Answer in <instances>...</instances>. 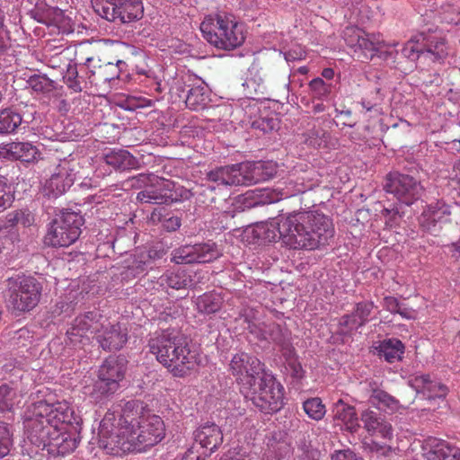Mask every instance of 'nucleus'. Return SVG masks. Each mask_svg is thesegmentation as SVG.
Wrapping results in <instances>:
<instances>
[{"label":"nucleus","instance_id":"1","mask_svg":"<svg viewBox=\"0 0 460 460\" xmlns=\"http://www.w3.org/2000/svg\"><path fill=\"white\" fill-rule=\"evenodd\" d=\"M74 410L66 401L49 403L39 401L28 407L23 421L28 455L34 457L39 451L49 455L65 456L75 451L80 438Z\"/></svg>","mask_w":460,"mask_h":460},{"label":"nucleus","instance_id":"2","mask_svg":"<svg viewBox=\"0 0 460 460\" xmlns=\"http://www.w3.org/2000/svg\"><path fill=\"white\" fill-rule=\"evenodd\" d=\"M114 421V412L108 411L99 428V446L112 456L144 451L159 443L165 434L162 418L146 411L140 402H128L118 424Z\"/></svg>","mask_w":460,"mask_h":460},{"label":"nucleus","instance_id":"3","mask_svg":"<svg viewBox=\"0 0 460 460\" xmlns=\"http://www.w3.org/2000/svg\"><path fill=\"white\" fill-rule=\"evenodd\" d=\"M252 233L262 242L282 240L290 249L314 251L329 245L335 229L329 216L319 210H308L258 223Z\"/></svg>","mask_w":460,"mask_h":460},{"label":"nucleus","instance_id":"4","mask_svg":"<svg viewBox=\"0 0 460 460\" xmlns=\"http://www.w3.org/2000/svg\"><path fill=\"white\" fill-rule=\"evenodd\" d=\"M146 347L174 377H186L199 365L197 351L177 331L166 329L151 333Z\"/></svg>","mask_w":460,"mask_h":460},{"label":"nucleus","instance_id":"5","mask_svg":"<svg viewBox=\"0 0 460 460\" xmlns=\"http://www.w3.org/2000/svg\"><path fill=\"white\" fill-rule=\"evenodd\" d=\"M200 31L210 45L222 50H233L240 47L245 39L242 25L227 13L205 17L200 23Z\"/></svg>","mask_w":460,"mask_h":460},{"label":"nucleus","instance_id":"6","mask_svg":"<svg viewBox=\"0 0 460 460\" xmlns=\"http://www.w3.org/2000/svg\"><path fill=\"white\" fill-rule=\"evenodd\" d=\"M252 404L264 413L279 411L284 405V387L273 375L266 372L243 393Z\"/></svg>","mask_w":460,"mask_h":460},{"label":"nucleus","instance_id":"7","mask_svg":"<svg viewBox=\"0 0 460 460\" xmlns=\"http://www.w3.org/2000/svg\"><path fill=\"white\" fill-rule=\"evenodd\" d=\"M41 290V284L35 278L16 275L7 279L5 296L14 310L26 312L39 304Z\"/></svg>","mask_w":460,"mask_h":460},{"label":"nucleus","instance_id":"8","mask_svg":"<svg viewBox=\"0 0 460 460\" xmlns=\"http://www.w3.org/2000/svg\"><path fill=\"white\" fill-rule=\"evenodd\" d=\"M83 225L84 218L80 214L62 211L50 223L44 243L51 247H68L79 238Z\"/></svg>","mask_w":460,"mask_h":460},{"label":"nucleus","instance_id":"9","mask_svg":"<svg viewBox=\"0 0 460 460\" xmlns=\"http://www.w3.org/2000/svg\"><path fill=\"white\" fill-rule=\"evenodd\" d=\"M228 366V371L235 379L242 394L266 373L264 363L256 356L244 351L234 354Z\"/></svg>","mask_w":460,"mask_h":460},{"label":"nucleus","instance_id":"10","mask_svg":"<svg viewBox=\"0 0 460 460\" xmlns=\"http://www.w3.org/2000/svg\"><path fill=\"white\" fill-rule=\"evenodd\" d=\"M126 372V360L121 357L110 356L98 370V379L94 383L92 394L96 399L114 394L123 380Z\"/></svg>","mask_w":460,"mask_h":460},{"label":"nucleus","instance_id":"11","mask_svg":"<svg viewBox=\"0 0 460 460\" xmlns=\"http://www.w3.org/2000/svg\"><path fill=\"white\" fill-rule=\"evenodd\" d=\"M343 39L349 48L358 49L366 59L380 56L384 48L396 47L397 42H386L382 34L369 33L358 27L348 26L343 31Z\"/></svg>","mask_w":460,"mask_h":460},{"label":"nucleus","instance_id":"12","mask_svg":"<svg viewBox=\"0 0 460 460\" xmlns=\"http://www.w3.org/2000/svg\"><path fill=\"white\" fill-rule=\"evenodd\" d=\"M261 167L251 169L250 164H236L217 167L207 172V180L216 183L217 186H239L252 185L256 181L254 172Z\"/></svg>","mask_w":460,"mask_h":460},{"label":"nucleus","instance_id":"13","mask_svg":"<svg viewBox=\"0 0 460 460\" xmlns=\"http://www.w3.org/2000/svg\"><path fill=\"white\" fill-rule=\"evenodd\" d=\"M107 325L108 318L99 311L86 312L75 317L66 331V336L70 344L76 345L82 343L84 340L89 341L90 335L96 337Z\"/></svg>","mask_w":460,"mask_h":460},{"label":"nucleus","instance_id":"14","mask_svg":"<svg viewBox=\"0 0 460 460\" xmlns=\"http://www.w3.org/2000/svg\"><path fill=\"white\" fill-rule=\"evenodd\" d=\"M384 190L406 205H411L418 200L423 191L420 181L411 175L399 172L387 174Z\"/></svg>","mask_w":460,"mask_h":460},{"label":"nucleus","instance_id":"15","mask_svg":"<svg viewBox=\"0 0 460 460\" xmlns=\"http://www.w3.org/2000/svg\"><path fill=\"white\" fill-rule=\"evenodd\" d=\"M244 321L247 323L246 329L259 341H272L279 347L281 351L287 350L290 353L293 351V346L287 330H283L279 324L276 323H259L250 320L245 316Z\"/></svg>","mask_w":460,"mask_h":460},{"label":"nucleus","instance_id":"16","mask_svg":"<svg viewBox=\"0 0 460 460\" xmlns=\"http://www.w3.org/2000/svg\"><path fill=\"white\" fill-rule=\"evenodd\" d=\"M151 182L137 195L140 202L150 204H169L178 200L173 181L158 176L152 177Z\"/></svg>","mask_w":460,"mask_h":460},{"label":"nucleus","instance_id":"17","mask_svg":"<svg viewBox=\"0 0 460 460\" xmlns=\"http://www.w3.org/2000/svg\"><path fill=\"white\" fill-rule=\"evenodd\" d=\"M195 442L198 443L205 451L204 456H195L192 450H190L185 456V460H205L216 451L223 442V433L221 429L215 423H205L199 426L194 432Z\"/></svg>","mask_w":460,"mask_h":460},{"label":"nucleus","instance_id":"18","mask_svg":"<svg viewBox=\"0 0 460 460\" xmlns=\"http://www.w3.org/2000/svg\"><path fill=\"white\" fill-rule=\"evenodd\" d=\"M360 420L367 433L374 438L391 441L394 438V428L392 423L382 414L370 409H366L360 413Z\"/></svg>","mask_w":460,"mask_h":460},{"label":"nucleus","instance_id":"19","mask_svg":"<svg viewBox=\"0 0 460 460\" xmlns=\"http://www.w3.org/2000/svg\"><path fill=\"white\" fill-rule=\"evenodd\" d=\"M409 385L418 394H422L428 400L445 399L448 387L429 374H416L409 379Z\"/></svg>","mask_w":460,"mask_h":460},{"label":"nucleus","instance_id":"20","mask_svg":"<svg viewBox=\"0 0 460 460\" xmlns=\"http://www.w3.org/2000/svg\"><path fill=\"white\" fill-rule=\"evenodd\" d=\"M115 8L106 7L104 19L120 23L132 22L143 17L144 7L141 0H126Z\"/></svg>","mask_w":460,"mask_h":460},{"label":"nucleus","instance_id":"21","mask_svg":"<svg viewBox=\"0 0 460 460\" xmlns=\"http://www.w3.org/2000/svg\"><path fill=\"white\" fill-rule=\"evenodd\" d=\"M450 207L442 200L429 204L419 217L420 226L429 232L437 231V225L448 220Z\"/></svg>","mask_w":460,"mask_h":460},{"label":"nucleus","instance_id":"22","mask_svg":"<svg viewBox=\"0 0 460 460\" xmlns=\"http://www.w3.org/2000/svg\"><path fill=\"white\" fill-rule=\"evenodd\" d=\"M95 338L104 350H119L127 343L128 332L119 323L111 324L108 320V325Z\"/></svg>","mask_w":460,"mask_h":460},{"label":"nucleus","instance_id":"23","mask_svg":"<svg viewBox=\"0 0 460 460\" xmlns=\"http://www.w3.org/2000/svg\"><path fill=\"white\" fill-rule=\"evenodd\" d=\"M74 182L73 176L68 172L66 163L58 164L51 177L46 181L44 191L49 197L57 198L71 187Z\"/></svg>","mask_w":460,"mask_h":460},{"label":"nucleus","instance_id":"24","mask_svg":"<svg viewBox=\"0 0 460 460\" xmlns=\"http://www.w3.org/2000/svg\"><path fill=\"white\" fill-rule=\"evenodd\" d=\"M422 58L425 61L442 64L449 55V47L445 37L438 34L425 35Z\"/></svg>","mask_w":460,"mask_h":460},{"label":"nucleus","instance_id":"25","mask_svg":"<svg viewBox=\"0 0 460 460\" xmlns=\"http://www.w3.org/2000/svg\"><path fill=\"white\" fill-rule=\"evenodd\" d=\"M34 17L40 23L49 27H56L63 34L72 31L69 27V20L65 17L63 11L58 8L48 7L42 11H37Z\"/></svg>","mask_w":460,"mask_h":460},{"label":"nucleus","instance_id":"26","mask_svg":"<svg viewBox=\"0 0 460 460\" xmlns=\"http://www.w3.org/2000/svg\"><path fill=\"white\" fill-rule=\"evenodd\" d=\"M333 419L349 432H357L359 429L358 418L355 407L345 403L341 399L333 406Z\"/></svg>","mask_w":460,"mask_h":460},{"label":"nucleus","instance_id":"27","mask_svg":"<svg viewBox=\"0 0 460 460\" xmlns=\"http://www.w3.org/2000/svg\"><path fill=\"white\" fill-rule=\"evenodd\" d=\"M104 162L115 170H131L138 167L137 159L125 149H111L103 155Z\"/></svg>","mask_w":460,"mask_h":460},{"label":"nucleus","instance_id":"28","mask_svg":"<svg viewBox=\"0 0 460 460\" xmlns=\"http://www.w3.org/2000/svg\"><path fill=\"white\" fill-rule=\"evenodd\" d=\"M24 394L8 384L0 385V411H12L22 402Z\"/></svg>","mask_w":460,"mask_h":460},{"label":"nucleus","instance_id":"29","mask_svg":"<svg viewBox=\"0 0 460 460\" xmlns=\"http://www.w3.org/2000/svg\"><path fill=\"white\" fill-rule=\"evenodd\" d=\"M5 149L13 159L26 163L34 161L38 155L36 146L28 142H13L7 144Z\"/></svg>","mask_w":460,"mask_h":460},{"label":"nucleus","instance_id":"30","mask_svg":"<svg viewBox=\"0 0 460 460\" xmlns=\"http://www.w3.org/2000/svg\"><path fill=\"white\" fill-rule=\"evenodd\" d=\"M222 305L223 298L215 292L205 293L196 299L197 310L201 314H215L221 309Z\"/></svg>","mask_w":460,"mask_h":460},{"label":"nucleus","instance_id":"31","mask_svg":"<svg viewBox=\"0 0 460 460\" xmlns=\"http://www.w3.org/2000/svg\"><path fill=\"white\" fill-rule=\"evenodd\" d=\"M159 282L161 286L179 290L186 288L191 283V279L185 270H179L165 272L160 277Z\"/></svg>","mask_w":460,"mask_h":460},{"label":"nucleus","instance_id":"32","mask_svg":"<svg viewBox=\"0 0 460 460\" xmlns=\"http://www.w3.org/2000/svg\"><path fill=\"white\" fill-rule=\"evenodd\" d=\"M222 256V252L215 243L194 245V263L211 262Z\"/></svg>","mask_w":460,"mask_h":460},{"label":"nucleus","instance_id":"33","mask_svg":"<svg viewBox=\"0 0 460 460\" xmlns=\"http://www.w3.org/2000/svg\"><path fill=\"white\" fill-rule=\"evenodd\" d=\"M404 352V345L397 339L385 340L379 346V355L389 362L399 361Z\"/></svg>","mask_w":460,"mask_h":460},{"label":"nucleus","instance_id":"34","mask_svg":"<svg viewBox=\"0 0 460 460\" xmlns=\"http://www.w3.org/2000/svg\"><path fill=\"white\" fill-rule=\"evenodd\" d=\"M22 123V116L11 109L0 111V134H10Z\"/></svg>","mask_w":460,"mask_h":460},{"label":"nucleus","instance_id":"35","mask_svg":"<svg viewBox=\"0 0 460 460\" xmlns=\"http://www.w3.org/2000/svg\"><path fill=\"white\" fill-rule=\"evenodd\" d=\"M424 40L425 35L422 33L412 37L402 48V55L412 61L422 58Z\"/></svg>","mask_w":460,"mask_h":460},{"label":"nucleus","instance_id":"36","mask_svg":"<svg viewBox=\"0 0 460 460\" xmlns=\"http://www.w3.org/2000/svg\"><path fill=\"white\" fill-rule=\"evenodd\" d=\"M382 101L380 89L376 88L362 99L360 104L366 113L370 112L371 117H378L382 113Z\"/></svg>","mask_w":460,"mask_h":460},{"label":"nucleus","instance_id":"37","mask_svg":"<svg viewBox=\"0 0 460 460\" xmlns=\"http://www.w3.org/2000/svg\"><path fill=\"white\" fill-rule=\"evenodd\" d=\"M369 402L372 405L382 410L394 411L397 408L398 401L385 391L376 389L370 395Z\"/></svg>","mask_w":460,"mask_h":460},{"label":"nucleus","instance_id":"38","mask_svg":"<svg viewBox=\"0 0 460 460\" xmlns=\"http://www.w3.org/2000/svg\"><path fill=\"white\" fill-rule=\"evenodd\" d=\"M305 413L314 420H321L325 413L326 408L319 397L309 398L303 402Z\"/></svg>","mask_w":460,"mask_h":460},{"label":"nucleus","instance_id":"39","mask_svg":"<svg viewBox=\"0 0 460 460\" xmlns=\"http://www.w3.org/2000/svg\"><path fill=\"white\" fill-rule=\"evenodd\" d=\"M206 89L200 84L193 86L188 91L185 103L190 110H198L206 104Z\"/></svg>","mask_w":460,"mask_h":460},{"label":"nucleus","instance_id":"40","mask_svg":"<svg viewBox=\"0 0 460 460\" xmlns=\"http://www.w3.org/2000/svg\"><path fill=\"white\" fill-rule=\"evenodd\" d=\"M308 87L314 99L323 101L331 94L332 84L326 83L321 77H316L309 82Z\"/></svg>","mask_w":460,"mask_h":460},{"label":"nucleus","instance_id":"41","mask_svg":"<svg viewBox=\"0 0 460 460\" xmlns=\"http://www.w3.org/2000/svg\"><path fill=\"white\" fill-rule=\"evenodd\" d=\"M96 53V46L90 42H82L76 48L75 59L90 67L92 63L95 61Z\"/></svg>","mask_w":460,"mask_h":460},{"label":"nucleus","instance_id":"42","mask_svg":"<svg viewBox=\"0 0 460 460\" xmlns=\"http://www.w3.org/2000/svg\"><path fill=\"white\" fill-rule=\"evenodd\" d=\"M164 208L155 209L151 214L152 221L161 222L163 227L168 232H173L180 228L181 225V218L176 216H171L169 217H163L162 210Z\"/></svg>","mask_w":460,"mask_h":460},{"label":"nucleus","instance_id":"43","mask_svg":"<svg viewBox=\"0 0 460 460\" xmlns=\"http://www.w3.org/2000/svg\"><path fill=\"white\" fill-rule=\"evenodd\" d=\"M29 86L38 93H50L55 89L54 81L45 75H34L28 80Z\"/></svg>","mask_w":460,"mask_h":460},{"label":"nucleus","instance_id":"44","mask_svg":"<svg viewBox=\"0 0 460 460\" xmlns=\"http://www.w3.org/2000/svg\"><path fill=\"white\" fill-rule=\"evenodd\" d=\"M194 260V245L182 246L172 252V261L176 264H190Z\"/></svg>","mask_w":460,"mask_h":460},{"label":"nucleus","instance_id":"45","mask_svg":"<svg viewBox=\"0 0 460 460\" xmlns=\"http://www.w3.org/2000/svg\"><path fill=\"white\" fill-rule=\"evenodd\" d=\"M283 356L286 358L287 368L290 370L291 376L295 378L300 379L304 376V369L301 363L296 356L295 349L290 353L289 351H282Z\"/></svg>","mask_w":460,"mask_h":460},{"label":"nucleus","instance_id":"46","mask_svg":"<svg viewBox=\"0 0 460 460\" xmlns=\"http://www.w3.org/2000/svg\"><path fill=\"white\" fill-rule=\"evenodd\" d=\"M12 445L11 433L8 426L0 421V458L8 455Z\"/></svg>","mask_w":460,"mask_h":460},{"label":"nucleus","instance_id":"47","mask_svg":"<svg viewBox=\"0 0 460 460\" xmlns=\"http://www.w3.org/2000/svg\"><path fill=\"white\" fill-rule=\"evenodd\" d=\"M155 176L156 175H155L153 173H150V174L140 173V174H137L131 178H128L127 181H125L124 185L128 188L146 190V188L151 182V180H152L151 178L155 177Z\"/></svg>","mask_w":460,"mask_h":460},{"label":"nucleus","instance_id":"48","mask_svg":"<svg viewBox=\"0 0 460 460\" xmlns=\"http://www.w3.org/2000/svg\"><path fill=\"white\" fill-rule=\"evenodd\" d=\"M258 166H261V168L258 170L257 172H254L256 181L253 183H256L261 180H268L276 174L275 165L270 163H258L257 164H251V169L252 170L254 167Z\"/></svg>","mask_w":460,"mask_h":460},{"label":"nucleus","instance_id":"49","mask_svg":"<svg viewBox=\"0 0 460 460\" xmlns=\"http://www.w3.org/2000/svg\"><path fill=\"white\" fill-rule=\"evenodd\" d=\"M164 255L163 250H157L155 248H150L145 252H141L139 254V261L138 265L137 266V269H140L141 271H143L144 265L149 263L152 261L157 260L162 258Z\"/></svg>","mask_w":460,"mask_h":460},{"label":"nucleus","instance_id":"50","mask_svg":"<svg viewBox=\"0 0 460 460\" xmlns=\"http://www.w3.org/2000/svg\"><path fill=\"white\" fill-rule=\"evenodd\" d=\"M13 199L9 186L4 179L0 178V213L11 206Z\"/></svg>","mask_w":460,"mask_h":460},{"label":"nucleus","instance_id":"51","mask_svg":"<svg viewBox=\"0 0 460 460\" xmlns=\"http://www.w3.org/2000/svg\"><path fill=\"white\" fill-rule=\"evenodd\" d=\"M243 86L247 88V93L251 98H260L266 92V86L263 84H256L255 79L250 78L245 81Z\"/></svg>","mask_w":460,"mask_h":460},{"label":"nucleus","instance_id":"52","mask_svg":"<svg viewBox=\"0 0 460 460\" xmlns=\"http://www.w3.org/2000/svg\"><path fill=\"white\" fill-rule=\"evenodd\" d=\"M77 70L75 67H69L67 69L66 75L64 76L65 83L67 87L72 89L74 92H81V83L77 79Z\"/></svg>","mask_w":460,"mask_h":460},{"label":"nucleus","instance_id":"53","mask_svg":"<svg viewBox=\"0 0 460 460\" xmlns=\"http://www.w3.org/2000/svg\"><path fill=\"white\" fill-rule=\"evenodd\" d=\"M323 131L318 129H311L306 134H305L304 142L314 148H319L323 143Z\"/></svg>","mask_w":460,"mask_h":460},{"label":"nucleus","instance_id":"54","mask_svg":"<svg viewBox=\"0 0 460 460\" xmlns=\"http://www.w3.org/2000/svg\"><path fill=\"white\" fill-rule=\"evenodd\" d=\"M443 21L450 24H460V9L449 5L443 13Z\"/></svg>","mask_w":460,"mask_h":460},{"label":"nucleus","instance_id":"55","mask_svg":"<svg viewBox=\"0 0 460 460\" xmlns=\"http://www.w3.org/2000/svg\"><path fill=\"white\" fill-rule=\"evenodd\" d=\"M374 309V303L373 302H361L357 304L356 305V311L358 312V314L361 315V319L368 321V317L370 314L372 313V310Z\"/></svg>","mask_w":460,"mask_h":460},{"label":"nucleus","instance_id":"56","mask_svg":"<svg viewBox=\"0 0 460 460\" xmlns=\"http://www.w3.org/2000/svg\"><path fill=\"white\" fill-rule=\"evenodd\" d=\"M332 460H363L361 457L358 456L353 451L348 450H340L336 451L332 456Z\"/></svg>","mask_w":460,"mask_h":460},{"label":"nucleus","instance_id":"57","mask_svg":"<svg viewBox=\"0 0 460 460\" xmlns=\"http://www.w3.org/2000/svg\"><path fill=\"white\" fill-rule=\"evenodd\" d=\"M340 324L345 326L349 330H354L360 327V324H358V319L353 313L351 314L343 315L340 320Z\"/></svg>","mask_w":460,"mask_h":460},{"label":"nucleus","instance_id":"58","mask_svg":"<svg viewBox=\"0 0 460 460\" xmlns=\"http://www.w3.org/2000/svg\"><path fill=\"white\" fill-rule=\"evenodd\" d=\"M450 185L458 191L460 195V161L454 165L453 172L450 178Z\"/></svg>","mask_w":460,"mask_h":460},{"label":"nucleus","instance_id":"59","mask_svg":"<svg viewBox=\"0 0 460 460\" xmlns=\"http://www.w3.org/2000/svg\"><path fill=\"white\" fill-rule=\"evenodd\" d=\"M19 225L30 226L34 222V217L29 210H18Z\"/></svg>","mask_w":460,"mask_h":460},{"label":"nucleus","instance_id":"60","mask_svg":"<svg viewBox=\"0 0 460 460\" xmlns=\"http://www.w3.org/2000/svg\"><path fill=\"white\" fill-rule=\"evenodd\" d=\"M400 305L397 298L394 296H389L384 298V307L392 314H395L396 311L400 310Z\"/></svg>","mask_w":460,"mask_h":460},{"label":"nucleus","instance_id":"61","mask_svg":"<svg viewBox=\"0 0 460 460\" xmlns=\"http://www.w3.org/2000/svg\"><path fill=\"white\" fill-rule=\"evenodd\" d=\"M395 314H399L402 317L405 319H413L415 318V311L405 307L402 305H400V310L396 311Z\"/></svg>","mask_w":460,"mask_h":460},{"label":"nucleus","instance_id":"62","mask_svg":"<svg viewBox=\"0 0 460 460\" xmlns=\"http://www.w3.org/2000/svg\"><path fill=\"white\" fill-rule=\"evenodd\" d=\"M6 220L11 226L19 225L18 210L7 214Z\"/></svg>","mask_w":460,"mask_h":460},{"label":"nucleus","instance_id":"63","mask_svg":"<svg viewBox=\"0 0 460 460\" xmlns=\"http://www.w3.org/2000/svg\"><path fill=\"white\" fill-rule=\"evenodd\" d=\"M322 76L327 80H332L334 77V70L331 67L323 68Z\"/></svg>","mask_w":460,"mask_h":460},{"label":"nucleus","instance_id":"64","mask_svg":"<svg viewBox=\"0 0 460 460\" xmlns=\"http://www.w3.org/2000/svg\"><path fill=\"white\" fill-rule=\"evenodd\" d=\"M60 111H67L69 110V103L66 100H60L58 104Z\"/></svg>","mask_w":460,"mask_h":460}]
</instances>
